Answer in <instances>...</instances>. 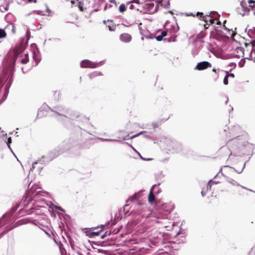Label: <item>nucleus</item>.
<instances>
[{"mask_svg":"<svg viewBox=\"0 0 255 255\" xmlns=\"http://www.w3.org/2000/svg\"><path fill=\"white\" fill-rule=\"evenodd\" d=\"M239 145V148L240 149V151H242L243 150V148H244L245 144H242V143H238Z\"/></svg>","mask_w":255,"mask_h":255,"instance_id":"a878e982","label":"nucleus"},{"mask_svg":"<svg viewBox=\"0 0 255 255\" xmlns=\"http://www.w3.org/2000/svg\"><path fill=\"white\" fill-rule=\"evenodd\" d=\"M230 170V171H233V169L229 167V166H224V168H223V170H224V171L225 172L226 170Z\"/></svg>","mask_w":255,"mask_h":255,"instance_id":"cd10ccee","label":"nucleus"},{"mask_svg":"<svg viewBox=\"0 0 255 255\" xmlns=\"http://www.w3.org/2000/svg\"><path fill=\"white\" fill-rule=\"evenodd\" d=\"M236 187L234 189V194L237 197H244L245 196V190H248L247 188L240 185L239 184H235Z\"/></svg>","mask_w":255,"mask_h":255,"instance_id":"f03ea898","label":"nucleus"},{"mask_svg":"<svg viewBox=\"0 0 255 255\" xmlns=\"http://www.w3.org/2000/svg\"><path fill=\"white\" fill-rule=\"evenodd\" d=\"M5 29L7 30H9L11 32V33L14 34L16 33V27L13 23H9L7 24Z\"/></svg>","mask_w":255,"mask_h":255,"instance_id":"9d476101","label":"nucleus"},{"mask_svg":"<svg viewBox=\"0 0 255 255\" xmlns=\"http://www.w3.org/2000/svg\"><path fill=\"white\" fill-rule=\"evenodd\" d=\"M158 2L163 7L167 8L169 7L170 3L169 0L164 1L163 0H158Z\"/></svg>","mask_w":255,"mask_h":255,"instance_id":"ddd939ff","label":"nucleus"},{"mask_svg":"<svg viewBox=\"0 0 255 255\" xmlns=\"http://www.w3.org/2000/svg\"><path fill=\"white\" fill-rule=\"evenodd\" d=\"M40 1H41V2H42V0H40Z\"/></svg>","mask_w":255,"mask_h":255,"instance_id":"8fccbe9b","label":"nucleus"},{"mask_svg":"<svg viewBox=\"0 0 255 255\" xmlns=\"http://www.w3.org/2000/svg\"><path fill=\"white\" fill-rule=\"evenodd\" d=\"M12 228H10L9 229L7 230L6 232H7V231H8L9 230H11Z\"/></svg>","mask_w":255,"mask_h":255,"instance_id":"a18cd8bd","label":"nucleus"},{"mask_svg":"<svg viewBox=\"0 0 255 255\" xmlns=\"http://www.w3.org/2000/svg\"><path fill=\"white\" fill-rule=\"evenodd\" d=\"M78 7L79 10L81 11H83L84 10V8L83 7V2L82 1H79L78 4Z\"/></svg>","mask_w":255,"mask_h":255,"instance_id":"412c9836","label":"nucleus"},{"mask_svg":"<svg viewBox=\"0 0 255 255\" xmlns=\"http://www.w3.org/2000/svg\"><path fill=\"white\" fill-rule=\"evenodd\" d=\"M155 217H156L157 219V220H155V222L156 223H161L162 221L161 220L162 219H164L165 218V216L162 215H155Z\"/></svg>","mask_w":255,"mask_h":255,"instance_id":"2eb2a0df","label":"nucleus"},{"mask_svg":"<svg viewBox=\"0 0 255 255\" xmlns=\"http://www.w3.org/2000/svg\"><path fill=\"white\" fill-rule=\"evenodd\" d=\"M196 16H199L201 19H203V16H204L203 13L201 12H197L196 13Z\"/></svg>","mask_w":255,"mask_h":255,"instance_id":"4be33fe9","label":"nucleus"},{"mask_svg":"<svg viewBox=\"0 0 255 255\" xmlns=\"http://www.w3.org/2000/svg\"><path fill=\"white\" fill-rule=\"evenodd\" d=\"M156 188H157V185H155L152 187L150 191L148 196V202L150 203H152L155 200V196L154 195L153 191L155 190Z\"/></svg>","mask_w":255,"mask_h":255,"instance_id":"6e6552de","label":"nucleus"},{"mask_svg":"<svg viewBox=\"0 0 255 255\" xmlns=\"http://www.w3.org/2000/svg\"><path fill=\"white\" fill-rule=\"evenodd\" d=\"M237 10L238 12L242 16L245 15L250 10L245 1L241 2L240 7H237Z\"/></svg>","mask_w":255,"mask_h":255,"instance_id":"7ed1b4c3","label":"nucleus"},{"mask_svg":"<svg viewBox=\"0 0 255 255\" xmlns=\"http://www.w3.org/2000/svg\"><path fill=\"white\" fill-rule=\"evenodd\" d=\"M217 24H218V25H220V24H221V22L220 21H218L217 22Z\"/></svg>","mask_w":255,"mask_h":255,"instance_id":"37998d69","label":"nucleus"},{"mask_svg":"<svg viewBox=\"0 0 255 255\" xmlns=\"http://www.w3.org/2000/svg\"><path fill=\"white\" fill-rule=\"evenodd\" d=\"M131 2H128L127 3V7H128V8L130 9H136V8L134 7V5L132 4ZM137 9H138L137 8Z\"/></svg>","mask_w":255,"mask_h":255,"instance_id":"6ab92c4d","label":"nucleus"},{"mask_svg":"<svg viewBox=\"0 0 255 255\" xmlns=\"http://www.w3.org/2000/svg\"><path fill=\"white\" fill-rule=\"evenodd\" d=\"M100 234V232H92L90 233L89 236L90 237H93L94 236H98Z\"/></svg>","mask_w":255,"mask_h":255,"instance_id":"aec40b11","label":"nucleus"},{"mask_svg":"<svg viewBox=\"0 0 255 255\" xmlns=\"http://www.w3.org/2000/svg\"><path fill=\"white\" fill-rule=\"evenodd\" d=\"M236 33L235 32H233L232 34L231 37L233 39L234 38L235 36L236 35Z\"/></svg>","mask_w":255,"mask_h":255,"instance_id":"72a5a7b5","label":"nucleus"},{"mask_svg":"<svg viewBox=\"0 0 255 255\" xmlns=\"http://www.w3.org/2000/svg\"><path fill=\"white\" fill-rule=\"evenodd\" d=\"M29 61L28 56L27 54H25L24 57L22 58L21 60V63L22 64H26Z\"/></svg>","mask_w":255,"mask_h":255,"instance_id":"dca6fc26","label":"nucleus"},{"mask_svg":"<svg viewBox=\"0 0 255 255\" xmlns=\"http://www.w3.org/2000/svg\"><path fill=\"white\" fill-rule=\"evenodd\" d=\"M120 39L124 43L130 42L132 40L131 35L128 33H123L120 35Z\"/></svg>","mask_w":255,"mask_h":255,"instance_id":"423d86ee","label":"nucleus"},{"mask_svg":"<svg viewBox=\"0 0 255 255\" xmlns=\"http://www.w3.org/2000/svg\"><path fill=\"white\" fill-rule=\"evenodd\" d=\"M228 78L229 77L227 75L224 77L223 83L226 85L228 84Z\"/></svg>","mask_w":255,"mask_h":255,"instance_id":"5701e85b","label":"nucleus"},{"mask_svg":"<svg viewBox=\"0 0 255 255\" xmlns=\"http://www.w3.org/2000/svg\"><path fill=\"white\" fill-rule=\"evenodd\" d=\"M154 192L156 194H158V193L159 192V188L158 186H157V188H156L155 190L153 191V193Z\"/></svg>","mask_w":255,"mask_h":255,"instance_id":"473e14b6","label":"nucleus"},{"mask_svg":"<svg viewBox=\"0 0 255 255\" xmlns=\"http://www.w3.org/2000/svg\"><path fill=\"white\" fill-rule=\"evenodd\" d=\"M2 234H0V238L1 237Z\"/></svg>","mask_w":255,"mask_h":255,"instance_id":"de8ad7c7","label":"nucleus"},{"mask_svg":"<svg viewBox=\"0 0 255 255\" xmlns=\"http://www.w3.org/2000/svg\"><path fill=\"white\" fill-rule=\"evenodd\" d=\"M11 137H9L8 139V142H7V143H11Z\"/></svg>","mask_w":255,"mask_h":255,"instance_id":"4c0bfd02","label":"nucleus"},{"mask_svg":"<svg viewBox=\"0 0 255 255\" xmlns=\"http://www.w3.org/2000/svg\"><path fill=\"white\" fill-rule=\"evenodd\" d=\"M132 3H135L137 4H139L140 2L139 0H134L131 1Z\"/></svg>","mask_w":255,"mask_h":255,"instance_id":"2f4dec72","label":"nucleus"},{"mask_svg":"<svg viewBox=\"0 0 255 255\" xmlns=\"http://www.w3.org/2000/svg\"><path fill=\"white\" fill-rule=\"evenodd\" d=\"M212 64L208 61H203L199 62L196 66L195 69L201 71L205 70L209 67H211Z\"/></svg>","mask_w":255,"mask_h":255,"instance_id":"20e7f679","label":"nucleus"},{"mask_svg":"<svg viewBox=\"0 0 255 255\" xmlns=\"http://www.w3.org/2000/svg\"><path fill=\"white\" fill-rule=\"evenodd\" d=\"M251 6L253 8V7H255V5H253V6Z\"/></svg>","mask_w":255,"mask_h":255,"instance_id":"49530a36","label":"nucleus"},{"mask_svg":"<svg viewBox=\"0 0 255 255\" xmlns=\"http://www.w3.org/2000/svg\"><path fill=\"white\" fill-rule=\"evenodd\" d=\"M209 24H208V23H207V24H205V25H204L205 28L206 29L208 28V27H209Z\"/></svg>","mask_w":255,"mask_h":255,"instance_id":"e433bc0d","label":"nucleus"},{"mask_svg":"<svg viewBox=\"0 0 255 255\" xmlns=\"http://www.w3.org/2000/svg\"><path fill=\"white\" fill-rule=\"evenodd\" d=\"M251 44L253 46L255 47V40L251 42Z\"/></svg>","mask_w":255,"mask_h":255,"instance_id":"c9c22d12","label":"nucleus"},{"mask_svg":"<svg viewBox=\"0 0 255 255\" xmlns=\"http://www.w3.org/2000/svg\"><path fill=\"white\" fill-rule=\"evenodd\" d=\"M145 132H146L145 131H142L140 132L139 133H138V134L132 136L131 138L136 137L137 136L139 135V134H143V133H145Z\"/></svg>","mask_w":255,"mask_h":255,"instance_id":"c85d7f7f","label":"nucleus"},{"mask_svg":"<svg viewBox=\"0 0 255 255\" xmlns=\"http://www.w3.org/2000/svg\"><path fill=\"white\" fill-rule=\"evenodd\" d=\"M248 3L251 4V3H255V0H249L248 1Z\"/></svg>","mask_w":255,"mask_h":255,"instance_id":"f704fd0d","label":"nucleus"},{"mask_svg":"<svg viewBox=\"0 0 255 255\" xmlns=\"http://www.w3.org/2000/svg\"><path fill=\"white\" fill-rule=\"evenodd\" d=\"M163 37L161 35H159L156 37V39L157 41H160L163 39Z\"/></svg>","mask_w":255,"mask_h":255,"instance_id":"bb28decb","label":"nucleus"},{"mask_svg":"<svg viewBox=\"0 0 255 255\" xmlns=\"http://www.w3.org/2000/svg\"><path fill=\"white\" fill-rule=\"evenodd\" d=\"M226 75H227L228 77H230L234 78V77H235L234 74H233V73H229V74H227Z\"/></svg>","mask_w":255,"mask_h":255,"instance_id":"7c9ffc66","label":"nucleus"},{"mask_svg":"<svg viewBox=\"0 0 255 255\" xmlns=\"http://www.w3.org/2000/svg\"><path fill=\"white\" fill-rule=\"evenodd\" d=\"M24 48L23 43L20 42L10 49L4 59V66L9 70H13L18 56L23 51Z\"/></svg>","mask_w":255,"mask_h":255,"instance_id":"f257e3e1","label":"nucleus"},{"mask_svg":"<svg viewBox=\"0 0 255 255\" xmlns=\"http://www.w3.org/2000/svg\"><path fill=\"white\" fill-rule=\"evenodd\" d=\"M6 36V33L4 30L0 28V39L4 38Z\"/></svg>","mask_w":255,"mask_h":255,"instance_id":"a211bd4d","label":"nucleus"},{"mask_svg":"<svg viewBox=\"0 0 255 255\" xmlns=\"http://www.w3.org/2000/svg\"><path fill=\"white\" fill-rule=\"evenodd\" d=\"M96 76H97V74L96 73H91L89 75V78L91 80Z\"/></svg>","mask_w":255,"mask_h":255,"instance_id":"b1692460","label":"nucleus"},{"mask_svg":"<svg viewBox=\"0 0 255 255\" xmlns=\"http://www.w3.org/2000/svg\"><path fill=\"white\" fill-rule=\"evenodd\" d=\"M127 5H126L125 4L123 3L121 4L119 6V10L121 12H124L126 11Z\"/></svg>","mask_w":255,"mask_h":255,"instance_id":"f3484780","label":"nucleus"},{"mask_svg":"<svg viewBox=\"0 0 255 255\" xmlns=\"http://www.w3.org/2000/svg\"><path fill=\"white\" fill-rule=\"evenodd\" d=\"M167 31H163L161 32V35L162 36V37H164L165 36H166L167 35Z\"/></svg>","mask_w":255,"mask_h":255,"instance_id":"c756f323","label":"nucleus"},{"mask_svg":"<svg viewBox=\"0 0 255 255\" xmlns=\"http://www.w3.org/2000/svg\"><path fill=\"white\" fill-rule=\"evenodd\" d=\"M218 183H220L219 181L213 180H210L208 185H207V189L208 190V189H209L210 190H211V187L212 186V185H213V184H217Z\"/></svg>","mask_w":255,"mask_h":255,"instance_id":"4468645a","label":"nucleus"},{"mask_svg":"<svg viewBox=\"0 0 255 255\" xmlns=\"http://www.w3.org/2000/svg\"><path fill=\"white\" fill-rule=\"evenodd\" d=\"M143 159H144V160H147V161H149V160H151V158H147V159H145V158H142Z\"/></svg>","mask_w":255,"mask_h":255,"instance_id":"ea45409f","label":"nucleus"},{"mask_svg":"<svg viewBox=\"0 0 255 255\" xmlns=\"http://www.w3.org/2000/svg\"><path fill=\"white\" fill-rule=\"evenodd\" d=\"M80 65L82 68H96L98 64L94 63L89 60H84L81 61Z\"/></svg>","mask_w":255,"mask_h":255,"instance_id":"39448f33","label":"nucleus"},{"mask_svg":"<svg viewBox=\"0 0 255 255\" xmlns=\"http://www.w3.org/2000/svg\"><path fill=\"white\" fill-rule=\"evenodd\" d=\"M103 23L109 28V30L111 31H115L116 25L112 20H104Z\"/></svg>","mask_w":255,"mask_h":255,"instance_id":"0eeeda50","label":"nucleus"},{"mask_svg":"<svg viewBox=\"0 0 255 255\" xmlns=\"http://www.w3.org/2000/svg\"><path fill=\"white\" fill-rule=\"evenodd\" d=\"M110 235V232H106L103 235H101V238L104 239L105 237Z\"/></svg>","mask_w":255,"mask_h":255,"instance_id":"393cba45","label":"nucleus"},{"mask_svg":"<svg viewBox=\"0 0 255 255\" xmlns=\"http://www.w3.org/2000/svg\"><path fill=\"white\" fill-rule=\"evenodd\" d=\"M201 20L204 21L206 23L209 22L211 24H213L215 21V19H212L210 15H206L203 16V19H201Z\"/></svg>","mask_w":255,"mask_h":255,"instance_id":"9b49d317","label":"nucleus"},{"mask_svg":"<svg viewBox=\"0 0 255 255\" xmlns=\"http://www.w3.org/2000/svg\"><path fill=\"white\" fill-rule=\"evenodd\" d=\"M44 7L45 8V11L41 10H38L35 11V13L37 14L49 15V14H50V13L51 12V10H50V9L48 8V7L47 6V5L46 4H45L44 5Z\"/></svg>","mask_w":255,"mask_h":255,"instance_id":"1a4fd4ad","label":"nucleus"},{"mask_svg":"<svg viewBox=\"0 0 255 255\" xmlns=\"http://www.w3.org/2000/svg\"><path fill=\"white\" fill-rule=\"evenodd\" d=\"M153 126L154 128H156V127H157V126L156 124H153Z\"/></svg>","mask_w":255,"mask_h":255,"instance_id":"a19ab883","label":"nucleus"},{"mask_svg":"<svg viewBox=\"0 0 255 255\" xmlns=\"http://www.w3.org/2000/svg\"><path fill=\"white\" fill-rule=\"evenodd\" d=\"M47 115V111L44 110V109H42L40 108L37 113V117L39 118H41L43 117L46 116Z\"/></svg>","mask_w":255,"mask_h":255,"instance_id":"f8f14e48","label":"nucleus"},{"mask_svg":"<svg viewBox=\"0 0 255 255\" xmlns=\"http://www.w3.org/2000/svg\"><path fill=\"white\" fill-rule=\"evenodd\" d=\"M212 71L215 72V73H217V70H216V69L215 68H213L212 69Z\"/></svg>","mask_w":255,"mask_h":255,"instance_id":"79ce46f5","label":"nucleus"},{"mask_svg":"<svg viewBox=\"0 0 255 255\" xmlns=\"http://www.w3.org/2000/svg\"><path fill=\"white\" fill-rule=\"evenodd\" d=\"M29 1H33L34 2H37V0H28Z\"/></svg>","mask_w":255,"mask_h":255,"instance_id":"c03bdc74","label":"nucleus"},{"mask_svg":"<svg viewBox=\"0 0 255 255\" xmlns=\"http://www.w3.org/2000/svg\"><path fill=\"white\" fill-rule=\"evenodd\" d=\"M254 53L255 54V50H254Z\"/></svg>","mask_w":255,"mask_h":255,"instance_id":"09e8293b","label":"nucleus"},{"mask_svg":"<svg viewBox=\"0 0 255 255\" xmlns=\"http://www.w3.org/2000/svg\"><path fill=\"white\" fill-rule=\"evenodd\" d=\"M201 194H202V196H205V195H206V193H205L203 191H202L201 192Z\"/></svg>","mask_w":255,"mask_h":255,"instance_id":"58836bf2","label":"nucleus"}]
</instances>
